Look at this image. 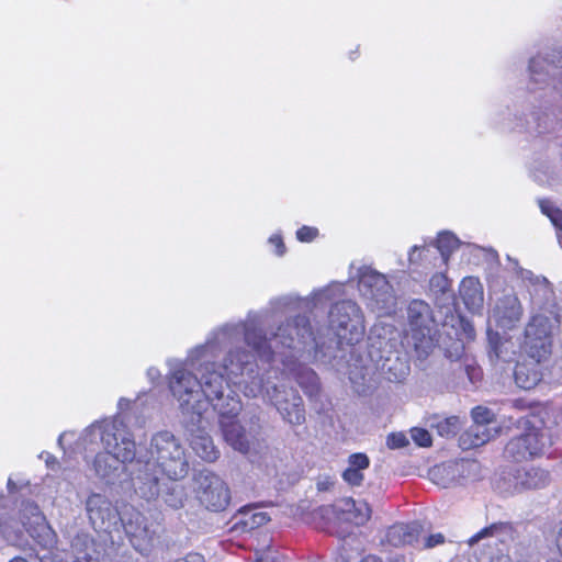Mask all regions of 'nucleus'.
I'll list each match as a JSON object with an SVG mask.
<instances>
[{
	"label": "nucleus",
	"instance_id": "nucleus-1",
	"mask_svg": "<svg viewBox=\"0 0 562 562\" xmlns=\"http://www.w3.org/2000/svg\"><path fill=\"white\" fill-rule=\"evenodd\" d=\"M244 339L259 357H266L267 361L272 360L274 350L261 328L254 324L246 326ZM306 339H313V328L310 318L301 314L282 322L271 338L276 349H292L296 340L304 342Z\"/></svg>",
	"mask_w": 562,
	"mask_h": 562
},
{
	"label": "nucleus",
	"instance_id": "nucleus-2",
	"mask_svg": "<svg viewBox=\"0 0 562 562\" xmlns=\"http://www.w3.org/2000/svg\"><path fill=\"white\" fill-rule=\"evenodd\" d=\"M409 331L405 339L417 360H426L438 345L436 323L430 306L422 300H413L407 306Z\"/></svg>",
	"mask_w": 562,
	"mask_h": 562
},
{
	"label": "nucleus",
	"instance_id": "nucleus-3",
	"mask_svg": "<svg viewBox=\"0 0 562 562\" xmlns=\"http://www.w3.org/2000/svg\"><path fill=\"white\" fill-rule=\"evenodd\" d=\"M101 442L105 451L122 463H131L136 457V443L123 419L115 418L103 425Z\"/></svg>",
	"mask_w": 562,
	"mask_h": 562
},
{
	"label": "nucleus",
	"instance_id": "nucleus-4",
	"mask_svg": "<svg viewBox=\"0 0 562 562\" xmlns=\"http://www.w3.org/2000/svg\"><path fill=\"white\" fill-rule=\"evenodd\" d=\"M360 310L350 300L336 302L329 311L328 323L340 342L346 341L353 345L359 340L361 333L358 331L357 322Z\"/></svg>",
	"mask_w": 562,
	"mask_h": 562
},
{
	"label": "nucleus",
	"instance_id": "nucleus-5",
	"mask_svg": "<svg viewBox=\"0 0 562 562\" xmlns=\"http://www.w3.org/2000/svg\"><path fill=\"white\" fill-rule=\"evenodd\" d=\"M196 498L209 510H225L231 502V492L227 484L213 472H200Z\"/></svg>",
	"mask_w": 562,
	"mask_h": 562
},
{
	"label": "nucleus",
	"instance_id": "nucleus-6",
	"mask_svg": "<svg viewBox=\"0 0 562 562\" xmlns=\"http://www.w3.org/2000/svg\"><path fill=\"white\" fill-rule=\"evenodd\" d=\"M519 537L518 526L510 521H497L493 522L468 540V546L474 548L475 546H482L483 548H491L493 546L507 547L515 542Z\"/></svg>",
	"mask_w": 562,
	"mask_h": 562
},
{
	"label": "nucleus",
	"instance_id": "nucleus-7",
	"mask_svg": "<svg viewBox=\"0 0 562 562\" xmlns=\"http://www.w3.org/2000/svg\"><path fill=\"white\" fill-rule=\"evenodd\" d=\"M272 403L291 425H302L305 422V408L297 390L286 386H274Z\"/></svg>",
	"mask_w": 562,
	"mask_h": 562
},
{
	"label": "nucleus",
	"instance_id": "nucleus-8",
	"mask_svg": "<svg viewBox=\"0 0 562 562\" xmlns=\"http://www.w3.org/2000/svg\"><path fill=\"white\" fill-rule=\"evenodd\" d=\"M157 459L161 468L169 476H177V468L180 473L184 471L186 461L182 458L183 451L177 443L175 437L168 432L158 434L155 438Z\"/></svg>",
	"mask_w": 562,
	"mask_h": 562
},
{
	"label": "nucleus",
	"instance_id": "nucleus-9",
	"mask_svg": "<svg viewBox=\"0 0 562 562\" xmlns=\"http://www.w3.org/2000/svg\"><path fill=\"white\" fill-rule=\"evenodd\" d=\"M474 467L469 460L451 461L431 468L429 477L439 487L450 488L461 484Z\"/></svg>",
	"mask_w": 562,
	"mask_h": 562
},
{
	"label": "nucleus",
	"instance_id": "nucleus-10",
	"mask_svg": "<svg viewBox=\"0 0 562 562\" xmlns=\"http://www.w3.org/2000/svg\"><path fill=\"white\" fill-rule=\"evenodd\" d=\"M524 310L519 299L515 294H506L498 299L493 311L492 318L498 327L513 329L520 322Z\"/></svg>",
	"mask_w": 562,
	"mask_h": 562
},
{
	"label": "nucleus",
	"instance_id": "nucleus-11",
	"mask_svg": "<svg viewBox=\"0 0 562 562\" xmlns=\"http://www.w3.org/2000/svg\"><path fill=\"white\" fill-rule=\"evenodd\" d=\"M169 389L179 401L189 404L190 396L201 391V380L184 367H179L171 372Z\"/></svg>",
	"mask_w": 562,
	"mask_h": 562
},
{
	"label": "nucleus",
	"instance_id": "nucleus-12",
	"mask_svg": "<svg viewBox=\"0 0 562 562\" xmlns=\"http://www.w3.org/2000/svg\"><path fill=\"white\" fill-rule=\"evenodd\" d=\"M231 383L223 372L213 369V364L205 366L201 379V392L209 402L213 403L223 398L224 391Z\"/></svg>",
	"mask_w": 562,
	"mask_h": 562
},
{
	"label": "nucleus",
	"instance_id": "nucleus-13",
	"mask_svg": "<svg viewBox=\"0 0 562 562\" xmlns=\"http://www.w3.org/2000/svg\"><path fill=\"white\" fill-rule=\"evenodd\" d=\"M221 428L225 441L241 453H247L250 449V442L245 428L234 417L222 416Z\"/></svg>",
	"mask_w": 562,
	"mask_h": 562
},
{
	"label": "nucleus",
	"instance_id": "nucleus-14",
	"mask_svg": "<svg viewBox=\"0 0 562 562\" xmlns=\"http://www.w3.org/2000/svg\"><path fill=\"white\" fill-rule=\"evenodd\" d=\"M516 491L543 487L549 481L547 471L535 467H520L512 474Z\"/></svg>",
	"mask_w": 562,
	"mask_h": 562
},
{
	"label": "nucleus",
	"instance_id": "nucleus-15",
	"mask_svg": "<svg viewBox=\"0 0 562 562\" xmlns=\"http://www.w3.org/2000/svg\"><path fill=\"white\" fill-rule=\"evenodd\" d=\"M535 325H527L525 329L524 349L526 353L536 362L540 363L548 359L552 350V339L547 336H536Z\"/></svg>",
	"mask_w": 562,
	"mask_h": 562
},
{
	"label": "nucleus",
	"instance_id": "nucleus-16",
	"mask_svg": "<svg viewBox=\"0 0 562 562\" xmlns=\"http://www.w3.org/2000/svg\"><path fill=\"white\" fill-rule=\"evenodd\" d=\"M251 355L241 348L228 351L223 360L222 369L225 376L236 384L235 379L243 375L246 366L250 362Z\"/></svg>",
	"mask_w": 562,
	"mask_h": 562
},
{
	"label": "nucleus",
	"instance_id": "nucleus-17",
	"mask_svg": "<svg viewBox=\"0 0 562 562\" xmlns=\"http://www.w3.org/2000/svg\"><path fill=\"white\" fill-rule=\"evenodd\" d=\"M499 432L498 425H472L467 432L461 436V442L464 448H476L485 445L495 438Z\"/></svg>",
	"mask_w": 562,
	"mask_h": 562
},
{
	"label": "nucleus",
	"instance_id": "nucleus-18",
	"mask_svg": "<svg viewBox=\"0 0 562 562\" xmlns=\"http://www.w3.org/2000/svg\"><path fill=\"white\" fill-rule=\"evenodd\" d=\"M516 384L524 390L533 389L542 379L538 362L518 363L514 371Z\"/></svg>",
	"mask_w": 562,
	"mask_h": 562
},
{
	"label": "nucleus",
	"instance_id": "nucleus-19",
	"mask_svg": "<svg viewBox=\"0 0 562 562\" xmlns=\"http://www.w3.org/2000/svg\"><path fill=\"white\" fill-rule=\"evenodd\" d=\"M520 423L527 430L524 436L526 446L532 457L542 454L546 447L552 443L549 435L535 426H530V422L528 419H521Z\"/></svg>",
	"mask_w": 562,
	"mask_h": 562
},
{
	"label": "nucleus",
	"instance_id": "nucleus-20",
	"mask_svg": "<svg viewBox=\"0 0 562 562\" xmlns=\"http://www.w3.org/2000/svg\"><path fill=\"white\" fill-rule=\"evenodd\" d=\"M557 66L549 56L538 55L529 63L530 80L535 83H547L554 74Z\"/></svg>",
	"mask_w": 562,
	"mask_h": 562
},
{
	"label": "nucleus",
	"instance_id": "nucleus-21",
	"mask_svg": "<svg viewBox=\"0 0 562 562\" xmlns=\"http://www.w3.org/2000/svg\"><path fill=\"white\" fill-rule=\"evenodd\" d=\"M460 295L469 308L479 307L483 302V290L479 279L464 278L460 284Z\"/></svg>",
	"mask_w": 562,
	"mask_h": 562
},
{
	"label": "nucleus",
	"instance_id": "nucleus-22",
	"mask_svg": "<svg viewBox=\"0 0 562 562\" xmlns=\"http://www.w3.org/2000/svg\"><path fill=\"white\" fill-rule=\"evenodd\" d=\"M190 446L194 453L206 462H214L220 457V451L216 449L209 435L199 434L192 436Z\"/></svg>",
	"mask_w": 562,
	"mask_h": 562
},
{
	"label": "nucleus",
	"instance_id": "nucleus-23",
	"mask_svg": "<svg viewBox=\"0 0 562 562\" xmlns=\"http://www.w3.org/2000/svg\"><path fill=\"white\" fill-rule=\"evenodd\" d=\"M418 532L416 525L394 524L389 528V544L397 547L413 543Z\"/></svg>",
	"mask_w": 562,
	"mask_h": 562
},
{
	"label": "nucleus",
	"instance_id": "nucleus-24",
	"mask_svg": "<svg viewBox=\"0 0 562 562\" xmlns=\"http://www.w3.org/2000/svg\"><path fill=\"white\" fill-rule=\"evenodd\" d=\"M428 425L435 428L441 437L456 436L461 429L462 423L458 416L440 417L432 416L428 419Z\"/></svg>",
	"mask_w": 562,
	"mask_h": 562
},
{
	"label": "nucleus",
	"instance_id": "nucleus-25",
	"mask_svg": "<svg viewBox=\"0 0 562 562\" xmlns=\"http://www.w3.org/2000/svg\"><path fill=\"white\" fill-rule=\"evenodd\" d=\"M296 382L310 397L318 395L321 391L319 379L310 368H303L296 373Z\"/></svg>",
	"mask_w": 562,
	"mask_h": 562
},
{
	"label": "nucleus",
	"instance_id": "nucleus-26",
	"mask_svg": "<svg viewBox=\"0 0 562 562\" xmlns=\"http://www.w3.org/2000/svg\"><path fill=\"white\" fill-rule=\"evenodd\" d=\"M505 454L515 461H522L527 460L528 458H532V454L530 453L528 447L526 446L524 434L513 438L506 445Z\"/></svg>",
	"mask_w": 562,
	"mask_h": 562
},
{
	"label": "nucleus",
	"instance_id": "nucleus-27",
	"mask_svg": "<svg viewBox=\"0 0 562 562\" xmlns=\"http://www.w3.org/2000/svg\"><path fill=\"white\" fill-rule=\"evenodd\" d=\"M436 247L439 250L443 262H447L452 251L459 247V240L453 234L443 232L438 235V238L436 239Z\"/></svg>",
	"mask_w": 562,
	"mask_h": 562
},
{
	"label": "nucleus",
	"instance_id": "nucleus-28",
	"mask_svg": "<svg viewBox=\"0 0 562 562\" xmlns=\"http://www.w3.org/2000/svg\"><path fill=\"white\" fill-rule=\"evenodd\" d=\"M516 128L519 131H526L528 133H541L544 117L539 112H530L525 117H518Z\"/></svg>",
	"mask_w": 562,
	"mask_h": 562
},
{
	"label": "nucleus",
	"instance_id": "nucleus-29",
	"mask_svg": "<svg viewBox=\"0 0 562 562\" xmlns=\"http://www.w3.org/2000/svg\"><path fill=\"white\" fill-rule=\"evenodd\" d=\"M527 325H535L533 331L536 336H540L542 338L543 336H547V338L552 339L554 323L550 317L542 314H536L530 318Z\"/></svg>",
	"mask_w": 562,
	"mask_h": 562
},
{
	"label": "nucleus",
	"instance_id": "nucleus-30",
	"mask_svg": "<svg viewBox=\"0 0 562 562\" xmlns=\"http://www.w3.org/2000/svg\"><path fill=\"white\" fill-rule=\"evenodd\" d=\"M507 345H508V342L502 341L497 337V334L495 335V337L490 335V346H491L490 358L492 360L496 359V360L509 361L510 357H507V355H508Z\"/></svg>",
	"mask_w": 562,
	"mask_h": 562
},
{
	"label": "nucleus",
	"instance_id": "nucleus-31",
	"mask_svg": "<svg viewBox=\"0 0 562 562\" xmlns=\"http://www.w3.org/2000/svg\"><path fill=\"white\" fill-rule=\"evenodd\" d=\"M471 416L474 425H498L495 414L487 407H474L471 412Z\"/></svg>",
	"mask_w": 562,
	"mask_h": 562
},
{
	"label": "nucleus",
	"instance_id": "nucleus-32",
	"mask_svg": "<svg viewBox=\"0 0 562 562\" xmlns=\"http://www.w3.org/2000/svg\"><path fill=\"white\" fill-rule=\"evenodd\" d=\"M445 356L452 360H463L464 357V344L460 339H450L449 344L443 347Z\"/></svg>",
	"mask_w": 562,
	"mask_h": 562
},
{
	"label": "nucleus",
	"instance_id": "nucleus-33",
	"mask_svg": "<svg viewBox=\"0 0 562 562\" xmlns=\"http://www.w3.org/2000/svg\"><path fill=\"white\" fill-rule=\"evenodd\" d=\"M462 369L471 383H475L481 379V369L474 359L464 357Z\"/></svg>",
	"mask_w": 562,
	"mask_h": 562
},
{
	"label": "nucleus",
	"instance_id": "nucleus-34",
	"mask_svg": "<svg viewBox=\"0 0 562 562\" xmlns=\"http://www.w3.org/2000/svg\"><path fill=\"white\" fill-rule=\"evenodd\" d=\"M341 477L350 486H360L364 480V474L359 470L347 467L344 470Z\"/></svg>",
	"mask_w": 562,
	"mask_h": 562
},
{
	"label": "nucleus",
	"instance_id": "nucleus-35",
	"mask_svg": "<svg viewBox=\"0 0 562 562\" xmlns=\"http://www.w3.org/2000/svg\"><path fill=\"white\" fill-rule=\"evenodd\" d=\"M348 467L363 472L370 467V459L363 452L351 453L348 458Z\"/></svg>",
	"mask_w": 562,
	"mask_h": 562
},
{
	"label": "nucleus",
	"instance_id": "nucleus-36",
	"mask_svg": "<svg viewBox=\"0 0 562 562\" xmlns=\"http://www.w3.org/2000/svg\"><path fill=\"white\" fill-rule=\"evenodd\" d=\"M412 439L420 447H429L431 445V436L424 428H413L411 430Z\"/></svg>",
	"mask_w": 562,
	"mask_h": 562
},
{
	"label": "nucleus",
	"instance_id": "nucleus-37",
	"mask_svg": "<svg viewBox=\"0 0 562 562\" xmlns=\"http://www.w3.org/2000/svg\"><path fill=\"white\" fill-rule=\"evenodd\" d=\"M318 235V229L312 226H302L296 231V238L302 243H311Z\"/></svg>",
	"mask_w": 562,
	"mask_h": 562
},
{
	"label": "nucleus",
	"instance_id": "nucleus-38",
	"mask_svg": "<svg viewBox=\"0 0 562 562\" xmlns=\"http://www.w3.org/2000/svg\"><path fill=\"white\" fill-rule=\"evenodd\" d=\"M270 245L273 247L274 254L277 256H283L286 251L285 244L283 238L280 235H273L269 238Z\"/></svg>",
	"mask_w": 562,
	"mask_h": 562
},
{
	"label": "nucleus",
	"instance_id": "nucleus-39",
	"mask_svg": "<svg viewBox=\"0 0 562 562\" xmlns=\"http://www.w3.org/2000/svg\"><path fill=\"white\" fill-rule=\"evenodd\" d=\"M407 443L408 440L406 436L401 432L389 435V448H402L405 447Z\"/></svg>",
	"mask_w": 562,
	"mask_h": 562
},
{
	"label": "nucleus",
	"instance_id": "nucleus-40",
	"mask_svg": "<svg viewBox=\"0 0 562 562\" xmlns=\"http://www.w3.org/2000/svg\"><path fill=\"white\" fill-rule=\"evenodd\" d=\"M445 542V536L442 533H435V535H430L428 536L426 539H425V544L424 547L426 549H431V548H435L439 544H442Z\"/></svg>",
	"mask_w": 562,
	"mask_h": 562
},
{
	"label": "nucleus",
	"instance_id": "nucleus-41",
	"mask_svg": "<svg viewBox=\"0 0 562 562\" xmlns=\"http://www.w3.org/2000/svg\"><path fill=\"white\" fill-rule=\"evenodd\" d=\"M507 259L508 261L513 265V269L515 270V272L524 278V279H529L532 273L531 271H528V270H525L522 269L519 265H518V261L516 259H513L512 257L507 256Z\"/></svg>",
	"mask_w": 562,
	"mask_h": 562
},
{
	"label": "nucleus",
	"instance_id": "nucleus-42",
	"mask_svg": "<svg viewBox=\"0 0 562 562\" xmlns=\"http://www.w3.org/2000/svg\"><path fill=\"white\" fill-rule=\"evenodd\" d=\"M539 206H540L541 212L544 215H547L548 217H549V214H552L554 211L558 210V207H555L553 205V203L548 201V200H540L539 201Z\"/></svg>",
	"mask_w": 562,
	"mask_h": 562
},
{
	"label": "nucleus",
	"instance_id": "nucleus-43",
	"mask_svg": "<svg viewBox=\"0 0 562 562\" xmlns=\"http://www.w3.org/2000/svg\"><path fill=\"white\" fill-rule=\"evenodd\" d=\"M549 218L555 228L562 232V211L558 209L552 214H549Z\"/></svg>",
	"mask_w": 562,
	"mask_h": 562
},
{
	"label": "nucleus",
	"instance_id": "nucleus-44",
	"mask_svg": "<svg viewBox=\"0 0 562 562\" xmlns=\"http://www.w3.org/2000/svg\"><path fill=\"white\" fill-rule=\"evenodd\" d=\"M425 250H427V249H426V247L419 248V247L415 246V247L413 248V250L411 251V254H409V258H408V259H409V261H411L412 263H416V262H418V261H419V259H420V254H422V251H425Z\"/></svg>",
	"mask_w": 562,
	"mask_h": 562
},
{
	"label": "nucleus",
	"instance_id": "nucleus-45",
	"mask_svg": "<svg viewBox=\"0 0 562 562\" xmlns=\"http://www.w3.org/2000/svg\"><path fill=\"white\" fill-rule=\"evenodd\" d=\"M183 562H204V558L202 554L200 553H188L184 559H183Z\"/></svg>",
	"mask_w": 562,
	"mask_h": 562
},
{
	"label": "nucleus",
	"instance_id": "nucleus-46",
	"mask_svg": "<svg viewBox=\"0 0 562 562\" xmlns=\"http://www.w3.org/2000/svg\"><path fill=\"white\" fill-rule=\"evenodd\" d=\"M490 562H513V560L508 553H499V554L493 555L491 558Z\"/></svg>",
	"mask_w": 562,
	"mask_h": 562
},
{
	"label": "nucleus",
	"instance_id": "nucleus-47",
	"mask_svg": "<svg viewBox=\"0 0 562 562\" xmlns=\"http://www.w3.org/2000/svg\"><path fill=\"white\" fill-rule=\"evenodd\" d=\"M252 518H254V522H256L258 525L266 524L270 519L266 513L254 514Z\"/></svg>",
	"mask_w": 562,
	"mask_h": 562
},
{
	"label": "nucleus",
	"instance_id": "nucleus-48",
	"mask_svg": "<svg viewBox=\"0 0 562 562\" xmlns=\"http://www.w3.org/2000/svg\"><path fill=\"white\" fill-rule=\"evenodd\" d=\"M446 281L447 280L442 274H438V276L432 277L431 284L440 285L443 289Z\"/></svg>",
	"mask_w": 562,
	"mask_h": 562
},
{
	"label": "nucleus",
	"instance_id": "nucleus-49",
	"mask_svg": "<svg viewBox=\"0 0 562 562\" xmlns=\"http://www.w3.org/2000/svg\"><path fill=\"white\" fill-rule=\"evenodd\" d=\"M339 551H347L345 546H341L339 548ZM340 562H349L351 557L349 554H344L342 552H339Z\"/></svg>",
	"mask_w": 562,
	"mask_h": 562
},
{
	"label": "nucleus",
	"instance_id": "nucleus-50",
	"mask_svg": "<svg viewBox=\"0 0 562 562\" xmlns=\"http://www.w3.org/2000/svg\"><path fill=\"white\" fill-rule=\"evenodd\" d=\"M557 547L559 549V552L562 557V527L560 528L559 532H558V537H557Z\"/></svg>",
	"mask_w": 562,
	"mask_h": 562
},
{
	"label": "nucleus",
	"instance_id": "nucleus-51",
	"mask_svg": "<svg viewBox=\"0 0 562 562\" xmlns=\"http://www.w3.org/2000/svg\"><path fill=\"white\" fill-rule=\"evenodd\" d=\"M408 370H409V369H408V367H407V366H403V368L401 369V373H400V375L394 374L395 380L400 381V380H401V378H404V376L408 373Z\"/></svg>",
	"mask_w": 562,
	"mask_h": 562
},
{
	"label": "nucleus",
	"instance_id": "nucleus-52",
	"mask_svg": "<svg viewBox=\"0 0 562 562\" xmlns=\"http://www.w3.org/2000/svg\"><path fill=\"white\" fill-rule=\"evenodd\" d=\"M360 562H382V561L374 555H367V557L362 558Z\"/></svg>",
	"mask_w": 562,
	"mask_h": 562
},
{
	"label": "nucleus",
	"instance_id": "nucleus-53",
	"mask_svg": "<svg viewBox=\"0 0 562 562\" xmlns=\"http://www.w3.org/2000/svg\"><path fill=\"white\" fill-rule=\"evenodd\" d=\"M9 562H29V561L25 558L15 557V558L11 559ZM41 562H44V561L41 560Z\"/></svg>",
	"mask_w": 562,
	"mask_h": 562
},
{
	"label": "nucleus",
	"instance_id": "nucleus-54",
	"mask_svg": "<svg viewBox=\"0 0 562 562\" xmlns=\"http://www.w3.org/2000/svg\"><path fill=\"white\" fill-rule=\"evenodd\" d=\"M318 490L323 491V490H326V487H323L321 484H318Z\"/></svg>",
	"mask_w": 562,
	"mask_h": 562
}]
</instances>
